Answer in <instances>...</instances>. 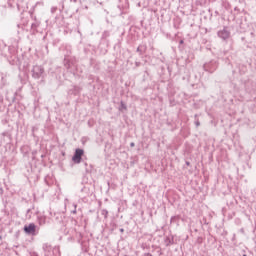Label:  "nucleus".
<instances>
[{"mask_svg": "<svg viewBox=\"0 0 256 256\" xmlns=\"http://www.w3.org/2000/svg\"><path fill=\"white\" fill-rule=\"evenodd\" d=\"M84 150L77 148L75 155L73 156V162L79 164L81 162V157L83 156Z\"/></svg>", "mask_w": 256, "mask_h": 256, "instance_id": "obj_1", "label": "nucleus"}, {"mask_svg": "<svg viewBox=\"0 0 256 256\" xmlns=\"http://www.w3.org/2000/svg\"><path fill=\"white\" fill-rule=\"evenodd\" d=\"M24 232L27 234H34L36 232V225L31 223L28 226H24Z\"/></svg>", "mask_w": 256, "mask_h": 256, "instance_id": "obj_2", "label": "nucleus"}, {"mask_svg": "<svg viewBox=\"0 0 256 256\" xmlns=\"http://www.w3.org/2000/svg\"><path fill=\"white\" fill-rule=\"evenodd\" d=\"M183 43H184V40H181V41H180V44H183Z\"/></svg>", "mask_w": 256, "mask_h": 256, "instance_id": "obj_3", "label": "nucleus"}]
</instances>
